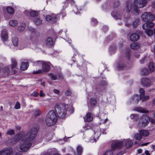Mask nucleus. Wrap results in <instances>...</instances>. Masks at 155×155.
Returning a JSON list of instances; mask_svg holds the SVG:
<instances>
[{
	"label": "nucleus",
	"instance_id": "42",
	"mask_svg": "<svg viewBox=\"0 0 155 155\" xmlns=\"http://www.w3.org/2000/svg\"><path fill=\"white\" fill-rule=\"evenodd\" d=\"M115 49H116L114 46H112L111 47H110L109 49V51L110 52V54H113L115 52Z\"/></svg>",
	"mask_w": 155,
	"mask_h": 155
},
{
	"label": "nucleus",
	"instance_id": "6",
	"mask_svg": "<svg viewBox=\"0 0 155 155\" xmlns=\"http://www.w3.org/2000/svg\"><path fill=\"white\" fill-rule=\"evenodd\" d=\"M150 121V118L147 115L143 116L141 118L140 123V126L142 127L146 126Z\"/></svg>",
	"mask_w": 155,
	"mask_h": 155
},
{
	"label": "nucleus",
	"instance_id": "36",
	"mask_svg": "<svg viewBox=\"0 0 155 155\" xmlns=\"http://www.w3.org/2000/svg\"><path fill=\"white\" fill-rule=\"evenodd\" d=\"M18 24L17 21L15 20H12L10 21L9 22V25L12 26H16Z\"/></svg>",
	"mask_w": 155,
	"mask_h": 155
},
{
	"label": "nucleus",
	"instance_id": "58",
	"mask_svg": "<svg viewBox=\"0 0 155 155\" xmlns=\"http://www.w3.org/2000/svg\"><path fill=\"white\" fill-rule=\"evenodd\" d=\"M53 92L56 94H59L60 93V91L56 89H54L53 90Z\"/></svg>",
	"mask_w": 155,
	"mask_h": 155
},
{
	"label": "nucleus",
	"instance_id": "43",
	"mask_svg": "<svg viewBox=\"0 0 155 155\" xmlns=\"http://www.w3.org/2000/svg\"><path fill=\"white\" fill-rule=\"evenodd\" d=\"M6 148L3 149L0 151V155H7Z\"/></svg>",
	"mask_w": 155,
	"mask_h": 155
},
{
	"label": "nucleus",
	"instance_id": "60",
	"mask_svg": "<svg viewBox=\"0 0 155 155\" xmlns=\"http://www.w3.org/2000/svg\"><path fill=\"white\" fill-rule=\"evenodd\" d=\"M136 117H137V116L135 114H132L131 115H130V118L131 119H133V118H136Z\"/></svg>",
	"mask_w": 155,
	"mask_h": 155
},
{
	"label": "nucleus",
	"instance_id": "57",
	"mask_svg": "<svg viewBox=\"0 0 155 155\" xmlns=\"http://www.w3.org/2000/svg\"><path fill=\"white\" fill-rule=\"evenodd\" d=\"M45 94L43 93V92L42 90H41L40 91V93L39 95L40 97H43L45 95Z\"/></svg>",
	"mask_w": 155,
	"mask_h": 155
},
{
	"label": "nucleus",
	"instance_id": "10",
	"mask_svg": "<svg viewBox=\"0 0 155 155\" xmlns=\"http://www.w3.org/2000/svg\"><path fill=\"white\" fill-rule=\"evenodd\" d=\"M50 63L44 61L41 66L45 72H48L49 71L50 68Z\"/></svg>",
	"mask_w": 155,
	"mask_h": 155
},
{
	"label": "nucleus",
	"instance_id": "63",
	"mask_svg": "<svg viewBox=\"0 0 155 155\" xmlns=\"http://www.w3.org/2000/svg\"><path fill=\"white\" fill-rule=\"evenodd\" d=\"M5 73L6 74H8L9 72V70L8 68H5Z\"/></svg>",
	"mask_w": 155,
	"mask_h": 155
},
{
	"label": "nucleus",
	"instance_id": "1",
	"mask_svg": "<svg viewBox=\"0 0 155 155\" xmlns=\"http://www.w3.org/2000/svg\"><path fill=\"white\" fill-rule=\"evenodd\" d=\"M38 131L36 128L33 127L26 134L23 132H21L12 140L11 143L14 144L20 141V144L17 146V150L20 152H26L31 146V141L35 138Z\"/></svg>",
	"mask_w": 155,
	"mask_h": 155
},
{
	"label": "nucleus",
	"instance_id": "44",
	"mask_svg": "<svg viewBox=\"0 0 155 155\" xmlns=\"http://www.w3.org/2000/svg\"><path fill=\"white\" fill-rule=\"evenodd\" d=\"M41 114V111L38 109L34 111V115L35 117Z\"/></svg>",
	"mask_w": 155,
	"mask_h": 155
},
{
	"label": "nucleus",
	"instance_id": "5",
	"mask_svg": "<svg viewBox=\"0 0 155 155\" xmlns=\"http://www.w3.org/2000/svg\"><path fill=\"white\" fill-rule=\"evenodd\" d=\"M141 18L142 20L144 22L153 21L155 18L153 15L149 12L144 13L141 15Z\"/></svg>",
	"mask_w": 155,
	"mask_h": 155
},
{
	"label": "nucleus",
	"instance_id": "26",
	"mask_svg": "<svg viewBox=\"0 0 155 155\" xmlns=\"http://www.w3.org/2000/svg\"><path fill=\"white\" fill-rule=\"evenodd\" d=\"M145 33L149 36H152L154 34V30H153L152 29H148L145 30Z\"/></svg>",
	"mask_w": 155,
	"mask_h": 155
},
{
	"label": "nucleus",
	"instance_id": "41",
	"mask_svg": "<svg viewBox=\"0 0 155 155\" xmlns=\"http://www.w3.org/2000/svg\"><path fill=\"white\" fill-rule=\"evenodd\" d=\"M25 28V24H22L20 25L18 27V29L19 31H23Z\"/></svg>",
	"mask_w": 155,
	"mask_h": 155
},
{
	"label": "nucleus",
	"instance_id": "47",
	"mask_svg": "<svg viewBox=\"0 0 155 155\" xmlns=\"http://www.w3.org/2000/svg\"><path fill=\"white\" fill-rule=\"evenodd\" d=\"M44 72V71H43V69L39 70L36 71H34L33 72V73L34 74H42Z\"/></svg>",
	"mask_w": 155,
	"mask_h": 155
},
{
	"label": "nucleus",
	"instance_id": "34",
	"mask_svg": "<svg viewBox=\"0 0 155 155\" xmlns=\"http://www.w3.org/2000/svg\"><path fill=\"white\" fill-rule=\"evenodd\" d=\"M149 68L151 72H153L155 69L153 63V62H150L148 65Z\"/></svg>",
	"mask_w": 155,
	"mask_h": 155
},
{
	"label": "nucleus",
	"instance_id": "19",
	"mask_svg": "<svg viewBox=\"0 0 155 155\" xmlns=\"http://www.w3.org/2000/svg\"><path fill=\"white\" fill-rule=\"evenodd\" d=\"M85 122L87 120L88 122H91L93 120V117L91 116V114L90 112L87 113L85 117H84Z\"/></svg>",
	"mask_w": 155,
	"mask_h": 155
},
{
	"label": "nucleus",
	"instance_id": "17",
	"mask_svg": "<svg viewBox=\"0 0 155 155\" xmlns=\"http://www.w3.org/2000/svg\"><path fill=\"white\" fill-rule=\"evenodd\" d=\"M125 143V146L127 148H128L131 147L133 145V142L130 139H126L124 141Z\"/></svg>",
	"mask_w": 155,
	"mask_h": 155
},
{
	"label": "nucleus",
	"instance_id": "46",
	"mask_svg": "<svg viewBox=\"0 0 155 155\" xmlns=\"http://www.w3.org/2000/svg\"><path fill=\"white\" fill-rule=\"evenodd\" d=\"M42 21L41 20H40L39 19L37 18L35 21V23L36 25H39L41 24L42 23Z\"/></svg>",
	"mask_w": 155,
	"mask_h": 155
},
{
	"label": "nucleus",
	"instance_id": "53",
	"mask_svg": "<svg viewBox=\"0 0 155 155\" xmlns=\"http://www.w3.org/2000/svg\"><path fill=\"white\" fill-rule=\"evenodd\" d=\"M101 84L102 86H105L107 85V84L105 81L103 80L101 81Z\"/></svg>",
	"mask_w": 155,
	"mask_h": 155
},
{
	"label": "nucleus",
	"instance_id": "22",
	"mask_svg": "<svg viewBox=\"0 0 155 155\" xmlns=\"http://www.w3.org/2000/svg\"><path fill=\"white\" fill-rule=\"evenodd\" d=\"M28 66V63L22 62L20 68L22 70L25 71L27 69Z\"/></svg>",
	"mask_w": 155,
	"mask_h": 155
},
{
	"label": "nucleus",
	"instance_id": "16",
	"mask_svg": "<svg viewBox=\"0 0 155 155\" xmlns=\"http://www.w3.org/2000/svg\"><path fill=\"white\" fill-rule=\"evenodd\" d=\"M1 36L2 39L3 41H6L8 39V34L6 30H3L1 32Z\"/></svg>",
	"mask_w": 155,
	"mask_h": 155
},
{
	"label": "nucleus",
	"instance_id": "61",
	"mask_svg": "<svg viewBox=\"0 0 155 155\" xmlns=\"http://www.w3.org/2000/svg\"><path fill=\"white\" fill-rule=\"evenodd\" d=\"M108 27L106 26H104L103 27V30L104 31H107L108 30Z\"/></svg>",
	"mask_w": 155,
	"mask_h": 155
},
{
	"label": "nucleus",
	"instance_id": "51",
	"mask_svg": "<svg viewBox=\"0 0 155 155\" xmlns=\"http://www.w3.org/2000/svg\"><path fill=\"white\" fill-rule=\"evenodd\" d=\"M91 21L92 24L93 25H95L97 23L96 20L94 18H92Z\"/></svg>",
	"mask_w": 155,
	"mask_h": 155
},
{
	"label": "nucleus",
	"instance_id": "59",
	"mask_svg": "<svg viewBox=\"0 0 155 155\" xmlns=\"http://www.w3.org/2000/svg\"><path fill=\"white\" fill-rule=\"evenodd\" d=\"M12 155H22L21 153L20 152H17L15 153H14V151L13 152V154H12Z\"/></svg>",
	"mask_w": 155,
	"mask_h": 155
},
{
	"label": "nucleus",
	"instance_id": "45",
	"mask_svg": "<svg viewBox=\"0 0 155 155\" xmlns=\"http://www.w3.org/2000/svg\"><path fill=\"white\" fill-rule=\"evenodd\" d=\"M126 54L127 58L128 59H129L130 55V49L129 48L127 49L126 51Z\"/></svg>",
	"mask_w": 155,
	"mask_h": 155
},
{
	"label": "nucleus",
	"instance_id": "7",
	"mask_svg": "<svg viewBox=\"0 0 155 155\" xmlns=\"http://www.w3.org/2000/svg\"><path fill=\"white\" fill-rule=\"evenodd\" d=\"M152 21H146V23L142 25L143 28L144 30H147L153 28L154 26V24Z\"/></svg>",
	"mask_w": 155,
	"mask_h": 155
},
{
	"label": "nucleus",
	"instance_id": "4",
	"mask_svg": "<svg viewBox=\"0 0 155 155\" xmlns=\"http://www.w3.org/2000/svg\"><path fill=\"white\" fill-rule=\"evenodd\" d=\"M61 105L64 110L62 111L61 106L58 104H56L55 107V110L58 117L63 118L65 116L68 106L64 103L62 104Z\"/></svg>",
	"mask_w": 155,
	"mask_h": 155
},
{
	"label": "nucleus",
	"instance_id": "27",
	"mask_svg": "<svg viewBox=\"0 0 155 155\" xmlns=\"http://www.w3.org/2000/svg\"><path fill=\"white\" fill-rule=\"evenodd\" d=\"M6 9L7 12L10 14H13L14 12V9L10 6H8L6 7Z\"/></svg>",
	"mask_w": 155,
	"mask_h": 155
},
{
	"label": "nucleus",
	"instance_id": "38",
	"mask_svg": "<svg viewBox=\"0 0 155 155\" xmlns=\"http://www.w3.org/2000/svg\"><path fill=\"white\" fill-rule=\"evenodd\" d=\"M134 137L137 140H140L141 139L142 136L140 132L139 133L136 134L134 136Z\"/></svg>",
	"mask_w": 155,
	"mask_h": 155
},
{
	"label": "nucleus",
	"instance_id": "31",
	"mask_svg": "<svg viewBox=\"0 0 155 155\" xmlns=\"http://www.w3.org/2000/svg\"><path fill=\"white\" fill-rule=\"evenodd\" d=\"M125 64H124L122 62H120L117 65V68L119 70H121L124 68Z\"/></svg>",
	"mask_w": 155,
	"mask_h": 155
},
{
	"label": "nucleus",
	"instance_id": "49",
	"mask_svg": "<svg viewBox=\"0 0 155 155\" xmlns=\"http://www.w3.org/2000/svg\"><path fill=\"white\" fill-rule=\"evenodd\" d=\"M15 109H19L20 108V104L17 101L16 102L15 106Z\"/></svg>",
	"mask_w": 155,
	"mask_h": 155
},
{
	"label": "nucleus",
	"instance_id": "28",
	"mask_svg": "<svg viewBox=\"0 0 155 155\" xmlns=\"http://www.w3.org/2000/svg\"><path fill=\"white\" fill-rule=\"evenodd\" d=\"M140 133L141 134L142 136L146 137L149 135V132L146 130H141L140 131Z\"/></svg>",
	"mask_w": 155,
	"mask_h": 155
},
{
	"label": "nucleus",
	"instance_id": "12",
	"mask_svg": "<svg viewBox=\"0 0 155 155\" xmlns=\"http://www.w3.org/2000/svg\"><path fill=\"white\" fill-rule=\"evenodd\" d=\"M130 39L132 41H135L140 38V35L137 33L131 34L130 37Z\"/></svg>",
	"mask_w": 155,
	"mask_h": 155
},
{
	"label": "nucleus",
	"instance_id": "15",
	"mask_svg": "<svg viewBox=\"0 0 155 155\" xmlns=\"http://www.w3.org/2000/svg\"><path fill=\"white\" fill-rule=\"evenodd\" d=\"M131 99L134 103H137L141 98L140 95L135 94L131 97Z\"/></svg>",
	"mask_w": 155,
	"mask_h": 155
},
{
	"label": "nucleus",
	"instance_id": "32",
	"mask_svg": "<svg viewBox=\"0 0 155 155\" xmlns=\"http://www.w3.org/2000/svg\"><path fill=\"white\" fill-rule=\"evenodd\" d=\"M17 65V63L15 59H12V68L13 69L15 68Z\"/></svg>",
	"mask_w": 155,
	"mask_h": 155
},
{
	"label": "nucleus",
	"instance_id": "33",
	"mask_svg": "<svg viewBox=\"0 0 155 155\" xmlns=\"http://www.w3.org/2000/svg\"><path fill=\"white\" fill-rule=\"evenodd\" d=\"M44 61H37L33 63V65L35 66H40L42 65Z\"/></svg>",
	"mask_w": 155,
	"mask_h": 155
},
{
	"label": "nucleus",
	"instance_id": "50",
	"mask_svg": "<svg viewBox=\"0 0 155 155\" xmlns=\"http://www.w3.org/2000/svg\"><path fill=\"white\" fill-rule=\"evenodd\" d=\"M71 94V92L70 89H68L65 92V95L66 96H69Z\"/></svg>",
	"mask_w": 155,
	"mask_h": 155
},
{
	"label": "nucleus",
	"instance_id": "35",
	"mask_svg": "<svg viewBox=\"0 0 155 155\" xmlns=\"http://www.w3.org/2000/svg\"><path fill=\"white\" fill-rule=\"evenodd\" d=\"M136 110L141 113H147L148 112L147 111L141 107H137L136 108Z\"/></svg>",
	"mask_w": 155,
	"mask_h": 155
},
{
	"label": "nucleus",
	"instance_id": "18",
	"mask_svg": "<svg viewBox=\"0 0 155 155\" xmlns=\"http://www.w3.org/2000/svg\"><path fill=\"white\" fill-rule=\"evenodd\" d=\"M46 43L47 46L48 47L51 46L53 44V41L52 38L50 37L48 38L46 41Z\"/></svg>",
	"mask_w": 155,
	"mask_h": 155
},
{
	"label": "nucleus",
	"instance_id": "30",
	"mask_svg": "<svg viewBox=\"0 0 155 155\" xmlns=\"http://www.w3.org/2000/svg\"><path fill=\"white\" fill-rule=\"evenodd\" d=\"M149 71L147 69H143L141 71V74L142 75H147L149 74Z\"/></svg>",
	"mask_w": 155,
	"mask_h": 155
},
{
	"label": "nucleus",
	"instance_id": "23",
	"mask_svg": "<svg viewBox=\"0 0 155 155\" xmlns=\"http://www.w3.org/2000/svg\"><path fill=\"white\" fill-rule=\"evenodd\" d=\"M90 105L92 107L95 106L97 104V101L96 99L94 97H92L90 98Z\"/></svg>",
	"mask_w": 155,
	"mask_h": 155
},
{
	"label": "nucleus",
	"instance_id": "21",
	"mask_svg": "<svg viewBox=\"0 0 155 155\" xmlns=\"http://www.w3.org/2000/svg\"><path fill=\"white\" fill-rule=\"evenodd\" d=\"M83 151L82 147L80 145H78L77 148V155H81Z\"/></svg>",
	"mask_w": 155,
	"mask_h": 155
},
{
	"label": "nucleus",
	"instance_id": "14",
	"mask_svg": "<svg viewBox=\"0 0 155 155\" xmlns=\"http://www.w3.org/2000/svg\"><path fill=\"white\" fill-rule=\"evenodd\" d=\"M45 18L48 21H52L53 22H55L57 21V17L55 15H52V16L48 15L46 16Z\"/></svg>",
	"mask_w": 155,
	"mask_h": 155
},
{
	"label": "nucleus",
	"instance_id": "55",
	"mask_svg": "<svg viewBox=\"0 0 155 155\" xmlns=\"http://www.w3.org/2000/svg\"><path fill=\"white\" fill-rule=\"evenodd\" d=\"M138 24V22L137 21H135L133 23V25L134 27H136L137 26Z\"/></svg>",
	"mask_w": 155,
	"mask_h": 155
},
{
	"label": "nucleus",
	"instance_id": "29",
	"mask_svg": "<svg viewBox=\"0 0 155 155\" xmlns=\"http://www.w3.org/2000/svg\"><path fill=\"white\" fill-rule=\"evenodd\" d=\"M12 41L13 44L15 46H17L18 44V39L16 37H13L12 39Z\"/></svg>",
	"mask_w": 155,
	"mask_h": 155
},
{
	"label": "nucleus",
	"instance_id": "40",
	"mask_svg": "<svg viewBox=\"0 0 155 155\" xmlns=\"http://www.w3.org/2000/svg\"><path fill=\"white\" fill-rule=\"evenodd\" d=\"M48 75L53 80H55L57 79V76L54 74L49 73Z\"/></svg>",
	"mask_w": 155,
	"mask_h": 155
},
{
	"label": "nucleus",
	"instance_id": "11",
	"mask_svg": "<svg viewBox=\"0 0 155 155\" xmlns=\"http://www.w3.org/2000/svg\"><path fill=\"white\" fill-rule=\"evenodd\" d=\"M139 92L140 93L141 96V100L142 101H145L148 99H149L150 97L149 96L144 95V91L143 88H140L139 90Z\"/></svg>",
	"mask_w": 155,
	"mask_h": 155
},
{
	"label": "nucleus",
	"instance_id": "56",
	"mask_svg": "<svg viewBox=\"0 0 155 155\" xmlns=\"http://www.w3.org/2000/svg\"><path fill=\"white\" fill-rule=\"evenodd\" d=\"M140 61V63L141 64H143V63H144L146 61V60L145 59V58H143Z\"/></svg>",
	"mask_w": 155,
	"mask_h": 155
},
{
	"label": "nucleus",
	"instance_id": "2",
	"mask_svg": "<svg viewBox=\"0 0 155 155\" xmlns=\"http://www.w3.org/2000/svg\"><path fill=\"white\" fill-rule=\"evenodd\" d=\"M57 120V117L53 110L49 111L45 119V122L47 125L51 126L54 125Z\"/></svg>",
	"mask_w": 155,
	"mask_h": 155
},
{
	"label": "nucleus",
	"instance_id": "13",
	"mask_svg": "<svg viewBox=\"0 0 155 155\" xmlns=\"http://www.w3.org/2000/svg\"><path fill=\"white\" fill-rule=\"evenodd\" d=\"M28 30L31 32V35H33L34 34L35 35V37L37 38L40 36V34L39 32L36 31L34 28L31 27H29L28 28Z\"/></svg>",
	"mask_w": 155,
	"mask_h": 155
},
{
	"label": "nucleus",
	"instance_id": "24",
	"mask_svg": "<svg viewBox=\"0 0 155 155\" xmlns=\"http://www.w3.org/2000/svg\"><path fill=\"white\" fill-rule=\"evenodd\" d=\"M130 46L132 49L136 50L139 48V45L137 43H133L130 45Z\"/></svg>",
	"mask_w": 155,
	"mask_h": 155
},
{
	"label": "nucleus",
	"instance_id": "20",
	"mask_svg": "<svg viewBox=\"0 0 155 155\" xmlns=\"http://www.w3.org/2000/svg\"><path fill=\"white\" fill-rule=\"evenodd\" d=\"M111 15L113 17L116 19H120L121 18V15L118 12H112L111 13Z\"/></svg>",
	"mask_w": 155,
	"mask_h": 155
},
{
	"label": "nucleus",
	"instance_id": "8",
	"mask_svg": "<svg viewBox=\"0 0 155 155\" xmlns=\"http://www.w3.org/2000/svg\"><path fill=\"white\" fill-rule=\"evenodd\" d=\"M141 83L144 87L150 86L152 84L151 81L147 78H142L141 80Z\"/></svg>",
	"mask_w": 155,
	"mask_h": 155
},
{
	"label": "nucleus",
	"instance_id": "52",
	"mask_svg": "<svg viewBox=\"0 0 155 155\" xmlns=\"http://www.w3.org/2000/svg\"><path fill=\"white\" fill-rule=\"evenodd\" d=\"M7 133L9 135H11L14 134V131L12 130H8Z\"/></svg>",
	"mask_w": 155,
	"mask_h": 155
},
{
	"label": "nucleus",
	"instance_id": "37",
	"mask_svg": "<svg viewBox=\"0 0 155 155\" xmlns=\"http://www.w3.org/2000/svg\"><path fill=\"white\" fill-rule=\"evenodd\" d=\"M30 14L31 16L33 17H36L38 15V12L35 11L30 12Z\"/></svg>",
	"mask_w": 155,
	"mask_h": 155
},
{
	"label": "nucleus",
	"instance_id": "25",
	"mask_svg": "<svg viewBox=\"0 0 155 155\" xmlns=\"http://www.w3.org/2000/svg\"><path fill=\"white\" fill-rule=\"evenodd\" d=\"M7 155H12L13 154V149L11 147H6Z\"/></svg>",
	"mask_w": 155,
	"mask_h": 155
},
{
	"label": "nucleus",
	"instance_id": "62",
	"mask_svg": "<svg viewBox=\"0 0 155 155\" xmlns=\"http://www.w3.org/2000/svg\"><path fill=\"white\" fill-rule=\"evenodd\" d=\"M83 128L85 129V130L89 129L90 128V127L87 126V125H85L83 127Z\"/></svg>",
	"mask_w": 155,
	"mask_h": 155
},
{
	"label": "nucleus",
	"instance_id": "9",
	"mask_svg": "<svg viewBox=\"0 0 155 155\" xmlns=\"http://www.w3.org/2000/svg\"><path fill=\"white\" fill-rule=\"evenodd\" d=\"M123 145V143L122 141L117 140L112 143L111 147L113 149L116 148H120Z\"/></svg>",
	"mask_w": 155,
	"mask_h": 155
},
{
	"label": "nucleus",
	"instance_id": "39",
	"mask_svg": "<svg viewBox=\"0 0 155 155\" xmlns=\"http://www.w3.org/2000/svg\"><path fill=\"white\" fill-rule=\"evenodd\" d=\"M103 155H113V152L112 150H107Z\"/></svg>",
	"mask_w": 155,
	"mask_h": 155
},
{
	"label": "nucleus",
	"instance_id": "54",
	"mask_svg": "<svg viewBox=\"0 0 155 155\" xmlns=\"http://www.w3.org/2000/svg\"><path fill=\"white\" fill-rule=\"evenodd\" d=\"M31 95L34 97H37L39 95V94L38 93L34 91L31 94Z\"/></svg>",
	"mask_w": 155,
	"mask_h": 155
},
{
	"label": "nucleus",
	"instance_id": "64",
	"mask_svg": "<svg viewBox=\"0 0 155 155\" xmlns=\"http://www.w3.org/2000/svg\"><path fill=\"white\" fill-rule=\"evenodd\" d=\"M146 155H150V154L149 153L148 151L146 150L145 152Z\"/></svg>",
	"mask_w": 155,
	"mask_h": 155
},
{
	"label": "nucleus",
	"instance_id": "3",
	"mask_svg": "<svg viewBox=\"0 0 155 155\" xmlns=\"http://www.w3.org/2000/svg\"><path fill=\"white\" fill-rule=\"evenodd\" d=\"M149 0H134V5L136 7L134 8L133 12V14L138 15L140 12V10L137 8H141L146 6V5Z\"/></svg>",
	"mask_w": 155,
	"mask_h": 155
},
{
	"label": "nucleus",
	"instance_id": "48",
	"mask_svg": "<svg viewBox=\"0 0 155 155\" xmlns=\"http://www.w3.org/2000/svg\"><path fill=\"white\" fill-rule=\"evenodd\" d=\"M131 10V7L130 5H127L126 7V12L128 13H129Z\"/></svg>",
	"mask_w": 155,
	"mask_h": 155
}]
</instances>
